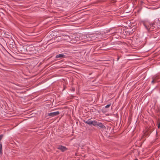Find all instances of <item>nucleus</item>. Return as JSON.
Returning a JSON list of instances; mask_svg holds the SVG:
<instances>
[{
	"instance_id": "1",
	"label": "nucleus",
	"mask_w": 160,
	"mask_h": 160,
	"mask_svg": "<svg viewBox=\"0 0 160 160\" xmlns=\"http://www.w3.org/2000/svg\"><path fill=\"white\" fill-rule=\"evenodd\" d=\"M95 39V37L92 34H88L83 36V42L89 41Z\"/></svg>"
},
{
	"instance_id": "2",
	"label": "nucleus",
	"mask_w": 160,
	"mask_h": 160,
	"mask_svg": "<svg viewBox=\"0 0 160 160\" xmlns=\"http://www.w3.org/2000/svg\"><path fill=\"white\" fill-rule=\"evenodd\" d=\"M154 23H153L152 24H149V25H148L145 23L144 24V25L146 29L148 31H153L154 29Z\"/></svg>"
},
{
	"instance_id": "3",
	"label": "nucleus",
	"mask_w": 160,
	"mask_h": 160,
	"mask_svg": "<svg viewBox=\"0 0 160 160\" xmlns=\"http://www.w3.org/2000/svg\"><path fill=\"white\" fill-rule=\"evenodd\" d=\"M59 114V111H56L48 113V116L51 117H53L58 115Z\"/></svg>"
},
{
	"instance_id": "4",
	"label": "nucleus",
	"mask_w": 160,
	"mask_h": 160,
	"mask_svg": "<svg viewBox=\"0 0 160 160\" xmlns=\"http://www.w3.org/2000/svg\"><path fill=\"white\" fill-rule=\"evenodd\" d=\"M58 148L62 152H64L67 149L66 147L61 145L59 146Z\"/></svg>"
},
{
	"instance_id": "5",
	"label": "nucleus",
	"mask_w": 160,
	"mask_h": 160,
	"mask_svg": "<svg viewBox=\"0 0 160 160\" xmlns=\"http://www.w3.org/2000/svg\"><path fill=\"white\" fill-rule=\"evenodd\" d=\"M65 38H64V39L66 40L68 42H71L72 41V40L71 39V38H70V37L68 35H65Z\"/></svg>"
},
{
	"instance_id": "6",
	"label": "nucleus",
	"mask_w": 160,
	"mask_h": 160,
	"mask_svg": "<svg viewBox=\"0 0 160 160\" xmlns=\"http://www.w3.org/2000/svg\"><path fill=\"white\" fill-rule=\"evenodd\" d=\"M93 121L91 120L90 119H88L87 121H84V122L88 125L92 124Z\"/></svg>"
},
{
	"instance_id": "7",
	"label": "nucleus",
	"mask_w": 160,
	"mask_h": 160,
	"mask_svg": "<svg viewBox=\"0 0 160 160\" xmlns=\"http://www.w3.org/2000/svg\"><path fill=\"white\" fill-rule=\"evenodd\" d=\"M65 57V55L63 54H59L58 55H57L56 56V58H63Z\"/></svg>"
},
{
	"instance_id": "8",
	"label": "nucleus",
	"mask_w": 160,
	"mask_h": 160,
	"mask_svg": "<svg viewBox=\"0 0 160 160\" xmlns=\"http://www.w3.org/2000/svg\"><path fill=\"white\" fill-rule=\"evenodd\" d=\"M97 126H98L102 128H103L105 127V126L102 124V123L100 122H98V123Z\"/></svg>"
},
{
	"instance_id": "9",
	"label": "nucleus",
	"mask_w": 160,
	"mask_h": 160,
	"mask_svg": "<svg viewBox=\"0 0 160 160\" xmlns=\"http://www.w3.org/2000/svg\"><path fill=\"white\" fill-rule=\"evenodd\" d=\"M98 122L96 120H93L92 122V125L95 126H97Z\"/></svg>"
},
{
	"instance_id": "10",
	"label": "nucleus",
	"mask_w": 160,
	"mask_h": 160,
	"mask_svg": "<svg viewBox=\"0 0 160 160\" xmlns=\"http://www.w3.org/2000/svg\"><path fill=\"white\" fill-rule=\"evenodd\" d=\"M2 146L1 143H0V154H2Z\"/></svg>"
},
{
	"instance_id": "11",
	"label": "nucleus",
	"mask_w": 160,
	"mask_h": 160,
	"mask_svg": "<svg viewBox=\"0 0 160 160\" xmlns=\"http://www.w3.org/2000/svg\"><path fill=\"white\" fill-rule=\"evenodd\" d=\"M33 49H34V48L32 47V49L30 50V48L29 47H28L26 48V50H27L29 51H30L31 50H32Z\"/></svg>"
},
{
	"instance_id": "12",
	"label": "nucleus",
	"mask_w": 160,
	"mask_h": 160,
	"mask_svg": "<svg viewBox=\"0 0 160 160\" xmlns=\"http://www.w3.org/2000/svg\"><path fill=\"white\" fill-rule=\"evenodd\" d=\"M111 105V104H108L105 107L106 108H108L109 107H110V106Z\"/></svg>"
},
{
	"instance_id": "13",
	"label": "nucleus",
	"mask_w": 160,
	"mask_h": 160,
	"mask_svg": "<svg viewBox=\"0 0 160 160\" xmlns=\"http://www.w3.org/2000/svg\"><path fill=\"white\" fill-rule=\"evenodd\" d=\"M155 82H156V80L155 79H153V80L152 81V83H154Z\"/></svg>"
},
{
	"instance_id": "14",
	"label": "nucleus",
	"mask_w": 160,
	"mask_h": 160,
	"mask_svg": "<svg viewBox=\"0 0 160 160\" xmlns=\"http://www.w3.org/2000/svg\"><path fill=\"white\" fill-rule=\"evenodd\" d=\"M3 135L2 134L0 135V141L1 140L3 137Z\"/></svg>"
},
{
	"instance_id": "15",
	"label": "nucleus",
	"mask_w": 160,
	"mask_h": 160,
	"mask_svg": "<svg viewBox=\"0 0 160 160\" xmlns=\"http://www.w3.org/2000/svg\"><path fill=\"white\" fill-rule=\"evenodd\" d=\"M160 127V123H159L158 125V128H159Z\"/></svg>"
},
{
	"instance_id": "16",
	"label": "nucleus",
	"mask_w": 160,
	"mask_h": 160,
	"mask_svg": "<svg viewBox=\"0 0 160 160\" xmlns=\"http://www.w3.org/2000/svg\"><path fill=\"white\" fill-rule=\"evenodd\" d=\"M72 42V43H73V42Z\"/></svg>"
}]
</instances>
